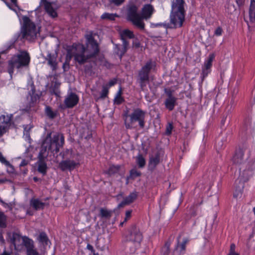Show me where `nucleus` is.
I'll return each instance as SVG.
<instances>
[{
    "instance_id": "56",
    "label": "nucleus",
    "mask_w": 255,
    "mask_h": 255,
    "mask_svg": "<svg viewBox=\"0 0 255 255\" xmlns=\"http://www.w3.org/2000/svg\"><path fill=\"white\" fill-rule=\"evenodd\" d=\"M87 249L88 250L90 251L92 253L94 252V251H95V250H94L93 247L91 245H90L89 244H88L87 245Z\"/></svg>"
},
{
    "instance_id": "49",
    "label": "nucleus",
    "mask_w": 255,
    "mask_h": 255,
    "mask_svg": "<svg viewBox=\"0 0 255 255\" xmlns=\"http://www.w3.org/2000/svg\"><path fill=\"white\" fill-rule=\"evenodd\" d=\"M46 116L50 119H54L57 116V113H46Z\"/></svg>"
},
{
    "instance_id": "26",
    "label": "nucleus",
    "mask_w": 255,
    "mask_h": 255,
    "mask_svg": "<svg viewBox=\"0 0 255 255\" xmlns=\"http://www.w3.org/2000/svg\"><path fill=\"white\" fill-rule=\"evenodd\" d=\"M141 173L135 169H132L129 171V175L127 177V184H128L129 179H134L137 177L140 176Z\"/></svg>"
},
{
    "instance_id": "37",
    "label": "nucleus",
    "mask_w": 255,
    "mask_h": 255,
    "mask_svg": "<svg viewBox=\"0 0 255 255\" xmlns=\"http://www.w3.org/2000/svg\"><path fill=\"white\" fill-rule=\"evenodd\" d=\"M24 130H23V136L25 137V138L28 140H30V130L31 128H32V126H29L28 125H23V126Z\"/></svg>"
},
{
    "instance_id": "40",
    "label": "nucleus",
    "mask_w": 255,
    "mask_h": 255,
    "mask_svg": "<svg viewBox=\"0 0 255 255\" xmlns=\"http://www.w3.org/2000/svg\"><path fill=\"white\" fill-rule=\"evenodd\" d=\"M0 162L6 165L7 167H12V165L9 163V161L6 160L1 152H0Z\"/></svg>"
},
{
    "instance_id": "21",
    "label": "nucleus",
    "mask_w": 255,
    "mask_h": 255,
    "mask_svg": "<svg viewBox=\"0 0 255 255\" xmlns=\"http://www.w3.org/2000/svg\"><path fill=\"white\" fill-rule=\"evenodd\" d=\"M88 40V48H92V55L96 54L98 51V45L97 42L93 39L92 36H88L87 37Z\"/></svg>"
},
{
    "instance_id": "28",
    "label": "nucleus",
    "mask_w": 255,
    "mask_h": 255,
    "mask_svg": "<svg viewBox=\"0 0 255 255\" xmlns=\"http://www.w3.org/2000/svg\"><path fill=\"white\" fill-rule=\"evenodd\" d=\"M136 163L139 168H143L146 163L145 159L141 154L139 153L136 157Z\"/></svg>"
},
{
    "instance_id": "2",
    "label": "nucleus",
    "mask_w": 255,
    "mask_h": 255,
    "mask_svg": "<svg viewBox=\"0 0 255 255\" xmlns=\"http://www.w3.org/2000/svg\"><path fill=\"white\" fill-rule=\"evenodd\" d=\"M11 3L8 4L5 2L7 6L11 10L15 11L22 24L21 32L22 36L28 40H32L37 36L39 32V28H37L33 22L26 16L20 17V14L17 10L19 9L16 4V0H10Z\"/></svg>"
},
{
    "instance_id": "30",
    "label": "nucleus",
    "mask_w": 255,
    "mask_h": 255,
    "mask_svg": "<svg viewBox=\"0 0 255 255\" xmlns=\"http://www.w3.org/2000/svg\"><path fill=\"white\" fill-rule=\"evenodd\" d=\"M253 128L251 119L249 117L246 118L245 120L244 124L243 127V128L245 131L248 130H251Z\"/></svg>"
},
{
    "instance_id": "64",
    "label": "nucleus",
    "mask_w": 255,
    "mask_h": 255,
    "mask_svg": "<svg viewBox=\"0 0 255 255\" xmlns=\"http://www.w3.org/2000/svg\"><path fill=\"white\" fill-rule=\"evenodd\" d=\"M1 255H10V254L8 252H7L6 251H4Z\"/></svg>"
},
{
    "instance_id": "58",
    "label": "nucleus",
    "mask_w": 255,
    "mask_h": 255,
    "mask_svg": "<svg viewBox=\"0 0 255 255\" xmlns=\"http://www.w3.org/2000/svg\"><path fill=\"white\" fill-rule=\"evenodd\" d=\"M133 46H134L135 47H138L140 45V44H139V42L137 40H134L133 41Z\"/></svg>"
},
{
    "instance_id": "34",
    "label": "nucleus",
    "mask_w": 255,
    "mask_h": 255,
    "mask_svg": "<svg viewBox=\"0 0 255 255\" xmlns=\"http://www.w3.org/2000/svg\"><path fill=\"white\" fill-rule=\"evenodd\" d=\"M148 73L146 72L145 71H143V70H141L139 73V79L141 83V86H143V83L145 81L148 80Z\"/></svg>"
},
{
    "instance_id": "41",
    "label": "nucleus",
    "mask_w": 255,
    "mask_h": 255,
    "mask_svg": "<svg viewBox=\"0 0 255 255\" xmlns=\"http://www.w3.org/2000/svg\"><path fill=\"white\" fill-rule=\"evenodd\" d=\"M173 128L172 123H168L166 127L165 134L166 135H170L172 133Z\"/></svg>"
},
{
    "instance_id": "36",
    "label": "nucleus",
    "mask_w": 255,
    "mask_h": 255,
    "mask_svg": "<svg viewBox=\"0 0 255 255\" xmlns=\"http://www.w3.org/2000/svg\"><path fill=\"white\" fill-rule=\"evenodd\" d=\"M123 102L124 98L122 96V90L121 89H120L115 97L114 103L115 104L119 105Z\"/></svg>"
},
{
    "instance_id": "27",
    "label": "nucleus",
    "mask_w": 255,
    "mask_h": 255,
    "mask_svg": "<svg viewBox=\"0 0 255 255\" xmlns=\"http://www.w3.org/2000/svg\"><path fill=\"white\" fill-rule=\"evenodd\" d=\"M7 114V113H6ZM12 115L11 114L8 115V114L0 115V124L1 125H8L10 124L12 119Z\"/></svg>"
},
{
    "instance_id": "10",
    "label": "nucleus",
    "mask_w": 255,
    "mask_h": 255,
    "mask_svg": "<svg viewBox=\"0 0 255 255\" xmlns=\"http://www.w3.org/2000/svg\"><path fill=\"white\" fill-rule=\"evenodd\" d=\"M41 7H44L47 13L52 17H55L57 15V9L58 6L54 2H49L46 0H41L39 6L35 9L36 12H39Z\"/></svg>"
},
{
    "instance_id": "25",
    "label": "nucleus",
    "mask_w": 255,
    "mask_h": 255,
    "mask_svg": "<svg viewBox=\"0 0 255 255\" xmlns=\"http://www.w3.org/2000/svg\"><path fill=\"white\" fill-rule=\"evenodd\" d=\"M37 171L43 175H45L47 173L48 167L46 162H37Z\"/></svg>"
},
{
    "instance_id": "39",
    "label": "nucleus",
    "mask_w": 255,
    "mask_h": 255,
    "mask_svg": "<svg viewBox=\"0 0 255 255\" xmlns=\"http://www.w3.org/2000/svg\"><path fill=\"white\" fill-rule=\"evenodd\" d=\"M72 150L70 149H66L63 152L60 153V155L62 156L63 158L69 159L71 158V155L72 154Z\"/></svg>"
},
{
    "instance_id": "7",
    "label": "nucleus",
    "mask_w": 255,
    "mask_h": 255,
    "mask_svg": "<svg viewBox=\"0 0 255 255\" xmlns=\"http://www.w3.org/2000/svg\"><path fill=\"white\" fill-rule=\"evenodd\" d=\"M86 51L84 46L81 44L74 45L68 50L65 62L63 65L64 70L68 68L70 60L72 56L74 57L75 61L79 63L84 62L87 58L85 56Z\"/></svg>"
},
{
    "instance_id": "62",
    "label": "nucleus",
    "mask_w": 255,
    "mask_h": 255,
    "mask_svg": "<svg viewBox=\"0 0 255 255\" xmlns=\"http://www.w3.org/2000/svg\"><path fill=\"white\" fill-rule=\"evenodd\" d=\"M33 181H34L35 182H38V181H40V180H41L39 178H38V177H33Z\"/></svg>"
},
{
    "instance_id": "51",
    "label": "nucleus",
    "mask_w": 255,
    "mask_h": 255,
    "mask_svg": "<svg viewBox=\"0 0 255 255\" xmlns=\"http://www.w3.org/2000/svg\"><path fill=\"white\" fill-rule=\"evenodd\" d=\"M124 0H112L113 3L116 5H120L124 2Z\"/></svg>"
},
{
    "instance_id": "9",
    "label": "nucleus",
    "mask_w": 255,
    "mask_h": 255,
    "mask_svg": "<svg viewBox=\"0 0 255 255\" xmlns=\"http://www.w3.org/2000/svg\"><path fill=\"white\" fill-rule=\"evenodd\" d=\"M144 113H132L131 115H128V113H125L123 115V118L126 128H131L132 123L138 122L140 127L143 128L144 127Z\"/></svg>"
},
{
    "instance_id": "19",
    "label": "nucleus",
    "mask_w": 255,
    "mask_h": 255,
    "mask_svg": "<svg viewBox=\"0 0 255 255\" xmlns=\"http://www.w3.org/2000/svg\"><path fill=\"white\" fill-rule=\"evenodd\" d=\"M137 197V193L134 191L130 193L128 196L126 197L124 200L118 205L119 208L129 205L132 203Z\"/></svg>"
},
{
    "instance_id": "33",
    "label": "nucleus",
    "mask_w": 255,
    "mask_h": 255,
    "mask_svg": "<svg viewBox=\"0 0 255 255\" xmlns=\"http://www.w3.org/2000/svg\"><path fill=\"white\" fill-rule=\"evenodd\" d=\"M118 17L116 14L110 13L105 12L101 16V19L103 20H115V18Z\"/></svg>"
},
{
    "instance_id": "23",
    "label": "nucleus",
    "mask_w": 255,
    "mask_h": 255,
    "mask_svg": "<svg viewBox=\"0 0 255 255\" xmlns=\"http://www.w3.org/2000/svg\"><path fill=\"white\" fill-rule=\"evenodd\" d=\"M113 211L108 210L106 208H101L100 209L99 216L102 218L109 219L111 218Z\"/></svg>"
},
{
    "instance_id": "17",
    "label": "nucleus",
    "mask_w": 255,
    "mask_h": 255,
    "mask_svg": "<svg viewBox=\"0 0 255 255\" xmlns=\"http://www.w3.org/2000/svg\"><path fill=\"white\" fill-rule=\"evenodd\" d=\"M78 101V96L75 94L71 93L68 95L65 98L64 101L65 105L68 108L73 107L77 104Z\"/></svg>"
},
{
    "instance_id": "15",
    "label": "nucleus",
    "mask_w": 255,
    "mask_h": 255,
    "mask_svg": "<svg viewBox=\"0 0 255 255\" xmlns=\"http://www.w3.org/2000/svg\"><path fill=\"white\" fill-rule=\"evenodd\" d=\"M245 149L239 147L235 151V154L232 158L233 162L237 165H240L244 162Z\"/></svg>"
},
{
    "instance_id": "3",
    "label": "nucleus",
    "mask_w": 255,
    "mask_h": 255,
    "mask_svg": "<svg viewBox=\"0 0 255 255\" xmlns=\"http://www.w3.org/2000/svg\"><path fill=\"white\" fill-rule=\"evenodd\" d=\"M154 11V9L150 4L145 5L142 9L141 16L137 13V7L132 6L128 9V17L132 23L138 27L143 29L144 23L142 19L150 18Z\"/></svg>"
},
{
    "instance_id": "48",
    "label": "nucleus",
    "mask_w": 255,
    "mask_h": 255,
    "mask_svg": "<svg viewBox=\"0 0 255 255\" xmlns=\"http://www.w3.org/2000/svg\"><path fill=\"white\" fill-rule=\"evenodd\" d=\"M222 32H223L222 29L220 27H219L217 28L215 30V35H216V36H220L222 35Z\"/></svg>"
},
{
    "instance_id": "31",
    "label": "nucleus",
    "mask_w": 255,
    "mask_h": 255,
    "mask_svg": "<svg viewBox=\"0 0 255 255\" xmlns=\"http://www.w3.org/2000/svg\"><path fill=\"white\" fill-rule=\"evenodd\" d=\"M6 221V216L3 212L0 211V228H5L7 227Z\"/></svg>"
},
{
    "instance_id": "53",
    "label": "nucleus",
    "mask_w": 255,
    "mask_h": 255,
    "mask_svg": "<svg viewBox=\"0 0 255 255\" xmlns=\"http://www.w3.org/2000/svg\"><path fill=\"white\" fill-rule=\"evenodd\" d=\"M31 101L32 103L36 102L37 100L39 99V97L38 96H35L33 94L32 96H31Z\"/></svg>"
},
{
    "instance_id": "45",
    "label": "nucleus",
    "mask_w": 255,
    "mask_h": 255,
    "mask_svg": "<svg viewBox=\"0 0 255 255\" xmlns=\"http://www.w3.org/2000/svg\"><path fill=\"white\" fill-rule=\"evenodd\" d=\"M26 255H41L34 248L26 252Z\"/></svg>"
},
{
    "instance_id": "16",
    "label": "nucleus",
    "mask_w": 255,
    "mask_h": 255,
    "mask_svg": "<svg viewBox=\"0 0 255 255\" xmlns=\"http://www.w3.org/2000/svg\"><path fill=\"white\" fill-rule=\"evenodd\" d=\"M56 54H48L45 60L47 61V64L50 66L52 71H55L58 67V62L57 60Z\"/></svg>"
},
{
    "instance_id": "55",
    "label": "nucleus",
    "mask_w": 255,
    "mask_h": 255,
    "mask_svg": "<svg viewBox=\"0 0 255 255\" xmlns=\"http://www.w3.org/2000/svg\"><path fill=\"white\" fill-rule=\"evenodd\" d=\"M236 1L239 6H242L244 4V0H236Z\"/></svg>"
},
{
    "instance_id": "59",
    "label": "nucleus",
    "mask_w": 255,
    "mask_h": 255,
    "mask_svg": "<svg viewBox=\"0 0 255 255\" xmlns=\"http://www.w3.org/2000/svg\"><path fill=\"white\" fill-rule=\"evenodd\" d=\"M116 83V80L114 79V80H112L111 81H110L109 83V86L110 87H111L112 86H113L114 85H115Z\"/></svg>"
},
{
    "instance_id": "60",
    "label": "nucleus",
    "mask_w": 255,
    "mask_h": 255,
    "mask_svg": "<svg viewBox=\"0 0 255 255\" xmlns=\"http://www.w3.org/2000/svg\"><path fill=\"white\" fill-rule=\"evenodd\" d=\"M0 203L2 204V205L5 207H9V205L8 204L5 203L2 199H0Z\"/></svg>"
},
{
    "instance_id": "11",
    "label": "nucleus",
    "mask_w": 255,
    "mask_h": 255,
    "mask_svg": "<svg viewBox=\"0 0 255 255\" xmlns=\"http://www.w3.org/2000/svg\"><path fill=\"white\" fill-rule=\"evenodd\" d=\"M120 34L123 40V45L122 47V50H119V51L117 52V53L121 57L127 51V47L128 46V43L126 41L125 39L126 38H133V34L132 31L128 29H124L121 32Z\"/></svg>"
},
{
    "instance_id": "29",
    "label": "nucleus",
    "mask_w": 255,
    "mask_h": 255,
    "mask_svg": "<svg viewBox=\"0 0 255 255\" xmlns=\"http://www.w3.org/2000/svg\"><path fill=\"white\" fill-rule=\"evenodd\" d=\"M175 99L172 96L169 97L165 102V106L169 111L173 110L175 105Z\"/></svg>"
},
{
    "instance_id": "35",
    "label": "nucleus",
    "mask_w": 255,
    "mask_h": 255,
    "mask_svg": "<svg viewBox=\"0 0 255 255\" xmlns=\"http://www.w3.org/2000/svg\"><path fill=\"white\" fill-rule=\"evenodd\" d=\"M121 168V166L119 165L111 166L107 171V173L110 175L115 174L118 173Z\"/></svg>"
},
{
    "instance_id": "32",
    "label": "nucleus",
    "mask_w": 255,
    "mask_h": 255,
    "mask_svg": "<svg viewBox=\"0 0 255 255\" xmlns=\"http://www.w3.org/2000/svg\"><path fill=\"white\" fill-rule=\"evenodd\" d=\"M39 241L44 245H48L49 240L45 232H41L39 235Z\"/></svg>"
},
{
    "instance_id": "63",
    "label": "nucleus",
    "mask_w": 255,
    "mask_h": 255,
    "mask_svg": "<svg viewBox=\"0 0 255 255\" xmlns=\"http://www.w3.org/2000/svg\"><path fill=\"white\" fill-rule=\"evenodd\" d=\"M188 242H189V240L187 238H184L183 239L182 243L185 244V245H186Z\"/></svg>"
},
{
    "instance_id": "12",
    "label": "nucleus",
    "mask_w": 255,
    "mask_h": 255,
    "mask_svg": "<svg viewBox=\"0 0 255 255\" xmlns=\"http://www.w3.org/2000/svg\"><path fill=\"white\" fill-rule=\"evenodd\" d=\"M79 165L78 162H76L73 160L67 159L61 161L59 164V168L62 171L69 170L70 171L74 170L76 166Z\"/></svg>"
},
{
    "instance_id": "46",
    "label": "nucleus",
    "mask_w": 255,
    "mask_h": 255,
    "mask_svg": "<svg viewBox=\"0 0 255 255\" xmlns=\"http://www.w3.org/2000/svg\"><path fill=\"white\" fill-rule=\"evenodd\" d=\"M7 125H0V136H2L5 132Z\"/></svg>"
},
{
    "instance_id": "22",
    "label": "nucleus",
    "mask_w": 255,
    "mask_h": 255,
    "mask_svg": "<svg viewBox=\"0 0 255 255\" xmlns=\"http://www.w3.org/2000/svg\"><path fill=\"white\" fill-rule=\"evenodd\" d=\"M249 17L251 22H255V0H251L249 9Z\"/></svg>"
},
{
    "instance_id": "52",
    "label": "nucleus",
    "mask_w": 255,
    "mask_h": 255,
    "mask_svg": "<svg viewBox=\"0 0 255 255\" xmlns=\"http://www.w3.org/2000/svg\"><path fill=\"white\" fill-rule=\"evenodd\" d=\"M108 94V90L106 89H104L102 91V93L101 94V98H103L105 97Z\"/></svg>"
},
{
    "instance_id": "6",
    "label": "nucleus",
    "mask_w": 255,
    "mask_h": 255,
    "mask_svg": "<svg viewBox=\"0 0 255 255\" xmlns=\"http://www.w3.org/2000/svg\"><path fill=\"white\" fill-rule=\"evenodd\" d=\"M127 246L129 247L130 253H134L140 247L143 236L138 228L135 225L132 226L126 236Z\"/></svg>"
},
{
    "instance_id": "50",
    "label": "nucleus",
    "mask_w": 255,
    "mask_h": 255,
    "mask_svg": "<svg viewBox=\"0 0 255 255\" xmlns=\"http://www.w3.org/2000/svg\"><path fill=\"white\" fill-rule=\"evenodd\" d=\"M29 162L28 160H25V159H23L21 163H20L19 164V167L20 168H22L23 167H24L26 165H27L28 164Z\"/></svg>"
},
{
    "instance_id": "61",
    "label": "nucleus",
    "mask_w": 255,
    "mask_h": 255,
    "mask_svg": "<svg viewBox=\"0 0 255 255\" xmlns=\"http://www.w3.org/2000/svg\"><path fill=\"white\" fill-rule=\"evenodd\" d=\"M227 116H223V117L222 118V119L221 120V125H224L225 122L226 120L227 119Z\"/></svg>"
},
{
    "instance_id": "18",
    "label": "nucleus",
    "mask_w": 255,
    "mask_h": 255,
    "mask_svg": "<svg viewBox=\"0 0 255 255\" xmlns=\"http://www.w3.org/2000/svg\"><path fill=\"white\" fill-rule=\"evenodd\" d=\"M30 205L36 211L44 209L45 206H48V203L41 202L38 198H32L30 200Z\"/></svg>"
},
{
    "instance_id": "8",
    "label": "nucleus",
    "mask_w": 255,
    "mask_h": 255,
    "mask_svg": "<svg viewBox=\"0 0 255 255\" xmlns=\"http://www.w3.org/2000/svg\"><path fill=\"white\" fill-rule=\"evenodd\" d=\"M30 61V57L28 53L25 51H22L13 56L9 61L8 65V72L10 76L14 72V69H19L21 67L26 66Z\"/></svg>"
},
{
    "instance_id": "1",
    "label": "nucleus",
    "mask_w": 255,
    "mask_h": 255,
    "mask_svg": "<svg viewBox=\"0 0 255 255\" xmlns=\"http://www.w3.org/2000/svg\"><path fill=\"white\" fill-rule=\"evenodd\" d=\"M52 133H48L45 138L42 142L41 150L38 154L37 162H45L46 158L49 152L54 154L57 153L61 147L64 143V137L62 134L56 133L51 136Z\"/></svg>"
},
{
    "instance_id": "14",
    "label": "nucleus",
    "mask_w": 255,
    "mask_h": 255,
    "mask_svg": "<svg viewBox=\"0 0 255 255\" xmlns=\"http://www.w3.org/2000/svg\"><path fill=\"white\" fill-rule=\"evenodd\" d=\"M215 59V54H210L207 59L205 60L204 65L202 69V74L204 77H206L211 72V68L212 65V62Z\"/></svg>"
},
{
    "instance_id": "5",
    "label": "nucleus",
    "mask_w": 255,
    "mask_h": 255,
    "mask_svg": "<svg viewBox=\"0 0 255 255\" xmlns=\"http://www.w3.org/2000/svg\"><path fill=\"white\" fill-rule=\"evenodd\" d=\"M255 169V163L250 162L246 169L240 175V178L235 181V191L233 197L235 199L241 198L244 188V183L247 182L253 175V171Z\"/></svg>"
},
{
    "instance_id": "42",
    "label": "nucleus",
    "mask_w": 255,
    "mask_h": 255,
    "mask_svg": "<svg viewBox=\"0 0 255 255\" xmlns=\"http://www.w3.org/2000/svg\"><path fill=\"white\" fill-rule=\"evenodd\" d=\"M170 246V243L167 242L165 243L163 248L162 249V251L164 250V253L163 255H168L169 253V249Z\"/></svg>"
},
{
    "instance_id": "38",
    "label": "nucleus",
    "mask_w": 255,
    "mask_h": 255,
    "mask_svg": "<svg viewBox=\"0 0 255 255\" xmlns=\"http://www.w3.org/2000/svg\"><path fill=\"white\" fill-rule=\"evenodd\" d=\"M154 66V63L151 61L147 62L146 64L142 68L143 71L148 73Z\"/></svg>"
},
{
    "instance_id": "4",
    "label": "nucleus",
    "mask_w": 255,
    "mask_h": 255,
    "mask_svg": "<svg viewBox=\"0 0 255 255\" xmlns=\"http://www.w3.org/2000/svg\"><path fill=\"white\" fill-rule=\"evenodd\" d=\"M184 1L183 0H173L170 16L171 27H181L184 21Z\"/></svg>"
},
{
    "instance_id": "47",
    "label": "nucleus",
    "mask_w": 255,
    "mask_h": 255,
    "mask_svg": "<svg viewBox=\"0 0 255 255\" xmlns=\"http://www.w3.org/2000/svg\"><path fill=\"white\" fill-rule=\"evenodd\" d=\"M131 210H128L126 212V217L124 220V222H127L131 217Z\"/></svg>"
},
{
    "instance_id": "24",
    "label": "nucleus",
    "mask_w": 255,
    "mask_h": 255,
    "mask_svg": "<svg viewBox=\"0 0 255 255\" xmlns=\"http://www.w3.org/2000/svg\"><path fill=\"white\" fill-rule=\"evenodd\" d=\"M22 243L23 245L25 246L26 252L29 250H31L34 248L33 245V241L28 238L27 237H24L22 238Z\"/></svg>"
},
{
    "instance_id": "13",
    "label": "nucleus",
    "mask_w": 255,
    "mask_h": 255,
    "mask_svg": "<svg viewBox=\"0 0 255 255\" xmlns=\"http://www.w3.org/2000/svg\"><path fill=\"white\" fill-rule=\"evenodd\" d=\"M7 241L13 245L15 247L16 246H19L20 244L21 240L22 238L21 236L15 232H8L7 233Z\"/></svg>"
},
{
    "instance_id": "44",
    "label": "nucleus",
    "mask_w": 255,
    "mask_h": 255,
    "mask_svg": "<svg viewBox=\"0 0 255 255\" xmlns=\"http://www.w3.org/2000/svg\"><path fill=\"white\" fill-rule=\"evenodd\" d=\"M180 238V236H179L177 239V244L176 245V248L178 247L180 248V252L185 251L186 250V245L183 243H182L180 245H179V238Z\"/></svg>"
},
{
    "instance_id": "57",
    "label": "nucleus",
    "mask_w": 255,
    "mask_h": 255,
    "mask_svg": "<svg viewBox=\"0 0 255 255\" xmlns=\"http://www.w3.org/2000/svg\"><path fill=\"white\" fill-rule=\"evenodd\" d=\"M20 173H22L23 174H26L28 172L27 169L24 168L22 169V168H20Z\"/></svg>"
},
{
    "instance_id": "54",
    "label": "nucleus",
    "mask_w": 255,
    "mask_h": 255,
    "mask_svg": "<svg viewBox=\"0 0 255 255\" xmlns=\"http://www.w3.org/2000/svg\"><path fill=\"white\" fill-rule=\"evenodd\" d=\"M0 242L2 244L5 243V241L2 235V232L1 230H0Z\"/></svg>"
},
{
    "instance_id": "43",
    "label": "nucleus",
    "mask_w": 255,
    "mask_h": 255,
    "mask_svg": "<svg viewBox=\"0 0 255 255\" xmlns=\"http://www.w3.org/2000/svg\"><path fill=\"white\" fill-rule=\"evenodd\" d=\"M236 246L234 244H232L230 246V252L228 255H239L238 253L235 252Z\"/></svg>"
},
{
    "instance_id": "20",
    "label": "nucleus",
    "mask_w": 255,
    "mask_h": 255,
    "mask_svg": "<svg viewBox=\"0 0 255 255\" xmlns=\"http://www.w3.org/2000/svg\"><path fill=\"white\" fill-rule=\"evenodd\" d=\"M160 162V153L157 152L153 156L149 158L148 167L151 170H153Z\"/></svg>"
}]
</instances>
